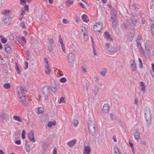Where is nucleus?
Listing matches in <instances>:
<instances>
[{
    "label": "nucleus",
    "instance_id": "obj_58",
    "mask_svg": "<svg viewBox=\"0 0 154 154\" xmlns=\"http://www.w3.org/2000/svg\"><path fill=\"white\" fill-rule=\"evenodd\" d=\"M82 71L84 73L87 72V70L84 67H82Z\"/></svg>",
    "mask_w": 154,
    "mask_h": 154
},
{
    "label": "nucleus",
    "instance_id": "obj_64",
    "mask_svg": "<svg viewBox=\"0 0 154 154\" xmlns=\"http://www.w3.org/2000/svg\"><path fill=\"white\" fill-rule=\"evenodd\" d=\"M123 26L125 28V29H127L128 28V25L125 23H123Z\"/></svg>",
    "mask_w": 154,
    "mask_h": 154
},
{
    "label": "nucleus",
    "instance_id": "obj_24",
    "mask_svg": "<svg viewBox=\"0 0 154 154\" xmlns=\"http://www.w3.org/2000/svg\"><path fill=\"white\" fill-rule=\"evenodd\" d=\"M131 66L132 69V71H136V66L135 64L134 63V61H133V63L131 65Z\"/></svg>",
    "mask_w": 154,
    "mask_h": 154
},
{
    "label": "nucleus",
    "instance_id": "obj_7",
    "mask_svg": "<svg viewBox=\"0 0 154 154\" xmlns=\"http://www.w3.org/2000/svg\"><path fill=\"white\" fill-rule=\"evenodd\" d=\"M75 58L74 54L72 52L69 53L68 56V60L69 63L73 64Z\"/></svg>",
    "mask_w": 154,
    "mask_h": 154
},
{
    "label": "nucleus",
    "instance_id": "obj_29",
    "mask_svg": "<svg viewBox=\"0 0 154 154\" xmlns=\"http://www.w3.org/2000/svg\"><path fill=\"white\" fill-rule=\"evenodd\" d=\"M44 61L45 63V67H49V65L48 64V61L46 58H45L44 59Z\"/></svg>",
    "mask_w": 154,
    "mask_h": 154
},
{
    "label": "nucleus",
    "instance_id": "obj_5",
    "mask_svg": "<svg viewBox=\"0 0 154 154\" xmlns=\"http://www.w3.org/2000/svg\"><path fill=\"white\" fill-rule=\"evenodd\" d=\"M103 26V25L102 23H96L94 26V30L95 31L100 32L102 29Z\"/></svg>",
    "mask_w": 154,
    "mask_h": 154
},
{
    "label": "nucleus",
    "instance_id": "obj_37",
    "mask_svg": "<svg viewBox=\"0 0 154 154\" xmlns=\"http://www.w3.org/2000/svg\"><path fill=\"white\" fill-rule=\"evenodd\" d=\"M20 26L23 28H26V26L24 21H22L20 23Z\"/></svg>",
    "mask_w": 154,
    "mask_h": 154
},
{
    "label": "nucleus",
    "instance_id": "obj_13",
    "mask_svg": "<svg viewBox=\"0 0 154 154\" xmlns=\"http://www.w3.org/2000/svg\"><path fill=\"white\" fill-rule=\"evenodd\" d=\"M19 43L22 46H23L26 43V40L25 38L23 37H21L20 38V40L18 41Z\"/></svg>",
    "mask_w": 154,
    "mask_h": 154
},
{
    "label": "nucleus",
    "instance_id": "obj_16",
    "mask_svg": "<svg viewBox=\"0 0 154 154\" xmlns=\"http://www.w3.org/2000/svg\"><path fill=\"white\" fill-rule=\"evenodd\" d=\"M56 124V123L55 121H54L52 122L49 121L48 122V124L47 125V126L49 128H51L52 126H54Z\"/></svg>",
    "mask_w": 154,
    "mask_h": 154
},
{
    "label": "nucleus",
    "instance_id": "obj_30",
    "mask_svg": "<svg viewBox=\"0 0 154 154\" xmlns=\"http://www.w3.org/2000/svg\"><path fill=\"white\" fill-rule=\"evenodd\" d=\"M152 35L154 37V23L152 24L150 27Z\"/></svg>",
    "mask_w": 154,
    "mask_h": 154
},
{
    "label": "nucleus",
    "instance_id": "obj_19",
    "mask_svg": "<svg viewBox=\"0 0 154 154\" xmlns=\"http://www.w3.org/2000/svg\"><path fill=\"white\" fill-rule=\"evenodd\" d=\"M82 19L84 22L86 23H88L89 22L88 17L85 14H84L82 15Z\"/></svg>",
    "mask_w": 154,
    "mask_h": 154
},
{
    "label": "nucleus",
    "instance_id": "obj_42",
    "mask_svg": "<svg viewBox=\"0 0 154 154\" xmlns=\"http://www.w3.org/2000/svg\"><path fill=\"white\" fill-rule=\"evenodd\" d=\"M1 42L4 44L7 41V40L5 38H2L1 39Z\"/></svg>",
    "mask_w": 154,
    "mask_h": 154
},
{
    "label": "nucleus",
    "instance_id": "obj_63",
    "mask_svg": "<svg viewBox=\"0 0 154 154\" xmlns=\"http://www.w3.org/2000/svg\"><path fill=\"white\" fill-rule=\"evenodd\" d=\"M53 154H57V151L56 149H54L53 150Z\"/></svg>",
    "mask_w": 154,
    "mask_h": 154
},
{
    "label": "nucleus",
    "instance_id": "obj_28",
    "mask_svg": "<svg viewBox=\"0 0 154 154\" xmlns=\"http://www.w3.org/2000/svg\"><path fill=\"white\" fill-rule=\"evenodd\" d=\"M99 91L98 88L96 86L94 87V94L95 95H96L97 94V93Z\"/></svg>",
    "mask_w": 154,
    "mask_h": 154
},
{
    "label": "nucleus",
    "instance_id": "obj_27",
    "mask_svg": "<svg viewBox=\"0 0 154 154\" xmlns=\"http://www.w3.org/2000/svg\"><path fill=\"white\" fill-rule=\"evenodd\" d=\"M72 123L76 127L78 125V121L76 119H74L72 122Z\"/></svg>",
    "mask_w": 154,
    "mask_h": 154
},
{
    "label": "nucleus",
    "instance_id": "obj_22",
    "mask_svg": "<svg viewBox=\"0 0 154 154\" xmlns=\"http://www.w3.org/2000/svg\"><path fill=\"white\" fill-rule=\"evenodd\" d=\"M13 118L14 120L17 121L18 122H23L22 120L20 119V117L19 116H14L13 117Z\"/></svg>",
    "mask_w": 154,
    "mask_h": 154
},
{
    "label": "nucleus",
    "instance_id": "obj_52",
    "mask_svg": "<svg viewBox=\"0 0 154 154\" xmlns=\"http://www.w3.org/2000/svg\"><path fill=\"white\" fill-rule=\"evenodd\" d=\"M94 46V45L93 46V53L95 55H97V53L95 50V48Z\"/></svg>",
    "mask_w": 154,
    "mask_h": 154
},
{
    "label": "nucleus",
    "instance_id": "obj_32",
    "mask_svg": "<svg viewBox=\"0 0 154 154\" xmlns=\"http://www.w3.org/2000/svg\"><path fill=\"white\" fill-rule=\"evenodd\" d=\"M3 86L5 88L8 89L10 88V85L9 83H6Z\"/></svg>",
    "mask_w": 154,
    "mask_h": 154
},
{
    "label": "nucleus",
    "instance_id": "obj_39",
    "mask_svg": "<svg viewBox=\"0 0 154 154\" xmlns=\"http://www.w3.org/2000/svg\"><path fill=\"white\" fill-rule=\"evenodd\" d=\"M59 42H60V44L61 45H63V42L62 39V38L60 35L59 36Z\"/></svg>",
    "mask_w": 154,
    "mask_h": 154
},
{
    "label": "nucleus",
    "instance_id": "obj_47",
    "mask_svg": "<svg viewBox=\"0 0 154 154\" xmlns=\"http://www.w3.org/2000/svg\"><path fill=\"white\" fill-rule=\"evenodd\" d=\"M25 14V12L23 10H22V11L21 12V14H20V16L23 17Z\"/></svg>",
    "mask_w": 154,
    "mask_h": 154
},
{
    "label": "nucleus",
    "instance_id": "obj_59",
    "mask_svg": "<svg viewBox=\"0 0 154 154\" xmlns=\"http://www.w3.org/2000/svg\"><path fill=\"white\" fill-rule=\"evenodd\" d=\"M112 27L115 29L116 27V24L114 21H113L112 23Z\"/></svg>",
    "mask_w": 154,
    "mask_h": 154
},
{
    "label": "nucleus",
    "instance_id": "obj_40",
    "mask_svg": "<svg viewBox=\"0 0 154 154\" xmlns=\"http://www.w3.org/2000/svg\"><path fill=\"white\" fill-rule=\"evenodd\" d=\"M25 131L23 130L22 131V138L23 139H24L25 138Z\"/></svg>",
    "mask_w": 154,
    "mask_h": 154
},
{
    "label": "nucleus",
    "instance_id": "obj_36",
    "mask_svg": "<svg viewBox=\"0 0 154 154\" xmlns=\"http://www.w3.org/2000/svg\"><path fill=\"white\" fill-rule=\"evenodd\" d=\"M42 146L45 149H47L48 147V144L43 142L42 143Z\"/></svg>",
    "mask_w": 154,
    "mask_h": 154
},
{
    "label": "nucleus",
    "instance_id": "obj_51",
    "mask_svg": "<svg viewBox=\"0 0 154 154\" xmlns=\"http://www.w3.org/2000/svg\"><path fill=\"white\" fill-rule=\"evenodd\" d=\"M63 23L65 24H67L68 23V21L65 19H63Z\"/></svg>",
    "mask_w": 154,
    "mask_h": 154
},
{
    "label": "nucleus",
    "instance_id": "obj_48",
    "mask_svg": "<svg viewBox=\"0 0 154 154\" xmlns=\"http://www.w3.org/2000/svg\"><path fill=\"white\" fill-rule=\"evenodd\" d=\"M65 102L64 100V99L63 97H61L60 99V102H63L64 103Z\"/></svg>",
    "mask_w": 154,
    "mask_h": 154
},
{
    "label": "nucleus",
    "instance_id": "obj_15",
    "mask_svg": "<svg viewBox=\"0 0 154 154\" xmlns=\"http://www.w3.org/2000/svg\"><path fill=\"white\" fill-rule=\"evenodd\" d=\"M77 140L76 139L74 140H72L68 142L67 143V144L69 147H72L76 143Z\"/></svg>",
    "mask_w": 154,
    "mask_h": 154
},
{
    "label": "nucleus",
    "instance_id": "obj_62",
    "mask_svg": "<svg viewBox=\"0 0 154 154\" xmlns=\"http://www.w3.org/2000/svg\"><path fill=\"white\" fill-rule=\"evenodd\" d=\"M145 86L141 87V90L143 91H144L145 90Z\"/></svg>",
    "mask_w": 154,
    "mask_h": 154
},
{
    "label": "nucleus",
    "instance_id": "obj_6",
    "mask_svg": "<svg viewBox=\"0 0 154 154\" xmlns=\"http://www.w3.org/2000/svg\"><path fill=\"white\" fill-rule=\"evenodd\" d=\"M9 119L8 116L6 113H0V122L4 123L5 122Z\"/></svg>",
    "mask_w": 154,
    "mask_h": 154
},
{
    "label": "nucleus",
    "instance_id": "obj_12",
    "mask_svg": "<svg viewBox=\"0 0 154 154\" xmlns=\"http://www.w3.org/2000/svg\"><path fill=\"white\" fill-rule=\"evenodd\" d=\"M132 24L134 26H136V24L138 23V19L137 17L135 16H133L131 18Z\"/></svg>",
    "mask_w": 154,
    "mask_h": 154
},
{
    "label": "nucleus",
    "instance_id": "obj_41",
    "mask_svg": "<svg viewBox=\"0 0 154 154\" xmlns=\"http://www.w3.org/2000/svg\"><path fill=\"white\" fill-rule=\"evenodd\" d=\"M48 42L51 44H52L54 43V41L53 39L48 38Z\"/></svg>",
    "mask_w": 154,
    "mask_h": 154
},
{
    "label": "nucleus",
    "instance_id": "obj_46",
    "mask_svg": "<svg viewBox=\"0 0 154 154\" xmlns=\"http://www.w3.org/2000/svg\"><path fill=\"white\" fill-rule=\"evenodd\" d=\"M24 65L25 66V67H24V69H26L28 67V62L26 61L25 62Z\"/></svg>",
    "mask_w": 154,
    "mask_h": 154
},
{
    "label": "nucleus",
    "instance_id": "obj_1",
    "mask_svg": "<svg viewBox=\"0 0 154 154\" xmlns=\"http://www.w3.org/2000/svg\"><path fill=\"white\" fill-rule=\"evenodd\" d=\"M26 91L22 89L21 88L18 91V97L20 99L19 100L25 106H27V103L26 102L27 99V96H26L25 92Z\"/></svg>",
    "mask_w": 154,
    "mask_h": 154
},
{
    "label": "nucleus",
    "instance_id": "obj_50",
    "mask_svg": "<svg viewBox=\"0 0 154 154\" xmlns=\"http://www.w3.org/2000/svg\"><path fill=\"white\" fill-rule=\"evenodd\" d=\"M61 46L62 48V49L64 53H65L66 52V50H65V46H64L63 44V45H61Z\"/></svg>",
    "mask_w": 154,
    "mask_h": 154
},
{
    "label": "nucleus",
    "instance_id": "obj_55",
    "mask_svg": "<svg viewBox=\"0 0 154 154\" xmlns=\"http://www.w3.org/2000/svg\"><path fill=\"white\" fill-rule=\"evenodd\" d=\"M6 20L7 19L6 18H3V21L5 24H6L8 23L7 21H6Z\"/></svg>",
    "mask_w": 154,
    "mask_h": 154
},
{
    "label": "nucleus",
    "instance_id": "obj_11",
    "mask_svg": "<svg viewBox=\"0 0 154 154\" xmlns=\"http://www.w3.org/2000/svg\"><path fill=\"white\" fill-rule=\"evenodd\" d=\"M109 106L108 104H105L103 106V112L104 113H106L109 111Z\"/></svg>",
    "mask_w": 154,
    "mask_h": 154
},
{
    "label": "nucleus",
    "instance_id": "obj_23",
    "mask_svg": "<svg viewBox=\"0 0 154 154\" xmlns=\"http://www.w3.org/2000/svg\"><path fill=\"white\" fill-rule=\"evenodd\" d=\"M25 149L27 152H29L30 151V147L28 144L26 143L25 145Z\"/></svg>",
    "mask_w": 154,
    "mask_h": 154
},
{
    "label": "nucleus",
    "instance_id": "obj_57",
    "mask_svg": "<svg viewBox=\"0 0 154 154\" xmlns=\"http://www.w3.org/2000/svg\"><path fill=\"white\" fill-rule=\"evenodd\" d=\"M141 37L139 35H138L137 37V40H136V42H137V41L138 42H140V40H141Z\"/></svg>",
    "mask_w": 154,
    "mask_h": 154
},
{
    "label": "nucleus",
    "instance_id": "obj_53",
    "mask_svg": "<svg viewBox=\"0 0 154 154\" xmlns=\"http://www.w3.org/2000/svg\"><path fill=\"white\" fill-rule=\"evenodd\" d=\"M79 4L82 7V8H85V5L82 2L79 3Z\"/></svg>",
    "mask_w": 154,
    "mask_h": 154
},
{
    "label": "nucleus",
    "instance_id": "obj_14",
    "mask_svg": "<svg viewBox=\"0 0 154 154\" xmlns=\"http://www.w3.org/2000/svg\"><path fill=\"white\" fill-rule=\"evenodd\" d=\"M140 50V53L141 54L143 55H144V56L146 57H147L149 56V52H148L147 51H146V53H145L144 50L143 49V48L142 47L141 48H140L139 49Z\"/></svg>",
    "mask_w": 154,
    "mask_h": 154
},
{
    "label": "nucleus",
    "instance_id": "obj_25",
    "mask_svg": "<svg viewBox=\"0 0 154 154\" xmlns=\"http://www.w3.org/2000/svg\"><path fill=\"white\" fill-rule=\"evenodd\" d=\"M114 154H121L118 148L116 146L114 148Z\"/></svg>",
    "mask_w": 154,
    "mask_h": 154
},
{
    "label": "nucleus",
    "instance_id": "obj_21",
    "mask_svg": "<svg viewBox=\"0 0 154 154\" xmlns=\"http://www.w3.org/2000/svg\"><path fill=\"white\" fill-rule=\"evenodd\" d=\"M5 51L8 53H9L11 51V48L10 46L7 45L5 46Z\"/></svg>",
    "mask_w": 154,
    "mask_h": 154
},
{
    "label": "nucleus",
    "instance_id": "obj_49",
    "mask_svg": "<svg viewBox=\"0 0 154 154\" xmlns=\"http://www.w3.org/2000/svg\"><path fill=\"white\" fill-rule=\"evenodd\" d=\"M26 0H20V4H25L26 3Z\"/></svg>",
    "mask_w": 154,
    "mask_h": 154
},
{
    "label": "nucleus",
    "instance_id": "obj_60",
    "mask_svg": "<svg viewBox=\"0 0 154 154\" xmlns=\"http://www.w3.org/2000/svg\"><path fill=\"white\" fill-rule=\"evenodd\" d=\"M151 66L152 71L153 72H154V64L153 63H152Z\"/></svg>",
    "mask_w": 154,
    "mask_h": 154
},
{
    "label": "nucleus",
    "instance_id": "obj_20",
    "mask_svg": "<svg viewBox=\"0 0 154 154\" xmlns=\"http://www.w3.org/2000/svg\"><path fill=\"white\" fill-rule=\"evenodd\" d=\"M105 36V37L109 39L110 41H112V39L111 38L110 35L109 34V32H105L104 33Z\"/></svg>",
    "mask_w": 154,
    "mask_h": 154
},
{
    "label": "nucleus",
    "instance_id": "obj_56",
    "mask_svg": "<svg viewBox=\"0 0 154 154\" xmlns=\"http://www.w3.org/2000/svg\"><path fill=\"white\" fill-rule=\"evenodd\" d=\"M48 50L50 52L52 50V46L50 45V46H48Z\"/></svg>",
    "mask_w": 154,
    "mask_h": 154
},
{
    "label": "nucleus",
    "instance_id": "obj_17",
    "mask_svg": "<svg viewBox=\"0 0 154 154\" xmlns=\"http://www.w3.org/2000/svg\"><path fill=\"white\" fill-rule=\"evenodd\" d=\"M150 42L148 40L146 41L145 45V51H147L148 52L149 51V44H150Z\"/></svg>",
    "mask_w": 154,
    "mask_h": 154
},
{
    "label": "nucleus",
    "instance_id": "obj_38",
    "mask_svg": "<svg viewBox=\"0 0 154 154\" xmlns=\"http://www.w3.org/2000/svg\"><path fill=\"white\" fill-rule=\"evenodd\" d=\"M66 81V79L65 77L61 78L60 79V82L61 83H64Z\"/></svg>",
    "mask_w": 154,
    "mask_h": 154
},
{
    "label": "nucleus",
    "instance_id": "obj_44",
    "mask_svg": "<svg viewBox=\"0 0 154 154\" xmlns=\"http://www.w3.org/2000/svg\"><path fill=\"white\" fill-rule=\"evenodd\" d=\"M29 6L27 5H25L24 7V10L25 11H29Z\"/></svg>",
    "mask_w": 154,
    "mask_h": 154
},
{
    "label": "nucleus",
    "instance_id": "obj_33",
    "mask_svg": "<svg viewBox=\"0 0 154 154\" xmlns=\"http://www.w3.org/2000/svg\"><path fill=\"white\" fill-rule=\"evenodd\" d=\"M73 3V0H68L66 2V4L67 5L70 6V5H72Z\"/></svg>",
    "mask_w": 154,
    "mask_h": 154
},
{
    "label": "nucleus",
    "instance_id": "obj_2",
    "mask_svg": "<svg viewBox=\"0 0 154 154\" xmlns=\"http://www.w3.org/2000/svg\"><path fill=\"white\" fill-rule=\"evenodd\" d=\"M42 95L45 100H48L51 93L49 87L48 86H44L42 89Z\"/></svg>",
    "mask_w": 154,
    "mask_h": 154
},
{
    "label": "nucleus",
    "instance_id": "obj_34",
    "mask_svg": "<svg viewBox=\"0 0 154 154\" xmlns=\"http://www.w3.org/2000/svg\"><path fill=\"white\" fill-rule=\"evenodd\" d=\"M51 89L52 91L55 93L57 91V89L56 87L55 86H52L51 87Z\"/></svg>",
    "mask_w": 154,
    "mask_h": 154
},
{
    "label": "nucleus",
    "instance_id": "obj_3",
    "mask_svg": "<svg viewBox=\"0 0 154 154\" xmlns=\"http://www.w3.org/2000/svg\"><path fill=\"white\" fill-rule=\"evenodd\" d=\"M144 118L147 124L150 122L152 120V115L151 111L149 107H146L144 111Z\"/></svg>",
    "mask_w": 154,
    "mask_h": 154
},
{
    "label": "nucleus",
    "instance_id": "obj_35",
    "mask_svg": "<svg viewBox=\"0 0 154 154\" xmlns=\"http://www.w3.org/2000/svg\"><path fill=\"white\" fill-rule=\"evenodd\" d=\"M136 43L137 45V47L139 49L140 48H141L142 47L141 45V42H140L137 41Z\"/></svg>",
    "mask_w": 154,
    "mask_h": 154
},
{
    "label": "nucleus",
    "instance_id": "obj_43",
    "mask_svg": "<svg viewBox=\"0 0 154 154\" xmlns=\"http://www.w3.org/2000/svg\"><path fill=\"white\" fill-rule=\"evenodd\" d=\"M38 112L39 114L42 113L43 112V109L42 107H39L38 109Z\"/></svg>",
    "mask_w": 154,
    "mask_h": 154
},
{
    "label": "nucleus",
    "instance_id": "obj_18",
    "mask_svg": "<svg viewBox=\"0 0 154 154\" xmlns=\"http://www.w3.org/2000/svg\"><path fill=\"white\" fill-rule=\"evenodd\" d=\"M84 154H90L91 152V148L89 146H86L85 148Z\"/></svg>",
    "mask_w": 154,
    "mask_h": 154
},
{
    "label": "nucleus",
    "instance_id": "obj_26",
    "mask_svg": "<svg viewBox=\"0 0 154 154\" xmlns=\"http://www.w3.org/2000/svg\"><path fill=\"white\" fill-rule=\"evenodd\" d=\"M45 73L48 74H49L51 72V70L49 68V67H45Z\"/></svg>",
    "mask_w": 154,
    "mask_h": 154
},
{
    "label": "nucleus",
    "instance_id": "obj_9",
    "mask_svg": "<svg viewBox=\"0 0 154 154\" xmlns=\"http://www.w3.org/2000/svg\"><path fill=\"white\" fill-rule=\"evenodd\" d=\"M140 131L138 129H135L133 134L134 137L136 140H138L140 138Z\"/></svg>",
    "mask_w": 154,
    "mask_h": 154
},
{
    "label": "nucleus",
    "instance_id": "obj_8",
    "mask_svg": "<svg viewBox=\"0 0 154 154\" xmlns=\"http://www.w3.org/2000/svg\"><path fill=\"white\" fill-rule=\"evenodd\" d=\"M121 48L119 46H117L115 48H111L112 50H109L107 53L109 54H112L114 52L120 50Z\"/></svg>",
    "mask_w": 154,
    "mask_h": 154
},
{
    "label": "nucleus",
    "instance_id": "obj_4",
    "mask_svg": "<svg viewBox=\"0 0 154 154\" xmlns=\"http://www.w3.org/2000/svg\"><path fill=\"white\" fill-rule=\"evenodd\" d=\"M96 126L94 122L89 123L88 130L89 133L93 137H94L96 133Z\"/></svg>",
    "mask_w": 154,
    "mask_h": 154
},
{
    "label": "nucleus",
    "instance_id": "obj_31",
    "mask_svg": "<svg viewBox=\"0 0 154 154\" xmlns=\"http://www.w3.org/2000/svg\"><path fill=\"white\" fill-rule=\"evenodd\" d=\"M10 12L9 10H4L2 12V14L6 15H7L8 13Z\"/></svg>",
    "mask_w": 154,
    "mask_h": 154
},
{
    "label": "nucleus",
    "instance_id": "obj_10",
    "mask_svg": "<svg viewBox=\"0 0 154 154\" xmlns=\"http://www.w3.org/2000/svg\"><path fill=\"white\" fill-rule=\"evenodd\" d=\"M34 135V134L32 131H31L28 134V137L30 141L35 142V140Z\"/></svg>",
    "mask_w": 154,
    "mask_h": 154
},
{
    "label": "nucleus",
    "instance_id": "obj_54",
    "mask_svg": "<svg viewBox=\"0 0 154 154\" xmlns=\"http://www.w3.org/2000/svg\"><path fill=\"white\" fill-rule=\"evenodd\" d=\"M15 143L17 145H20L21 144V141L19 140H17L15 141Z\"/></svg>",
    "mask_w": 154,
    "mask_h": 154
},
{
    "label": "nucleus",
    "instance_id": "obj_45",
    "mask_svg": "<svg viewBox=\"0 0 154 154\" xmlns=\"http://www.w3.org/2000/svg\"><path fill=\"white\" fill-rule=\"evenodd\" d=\"M16 71L18 73H19L20 72V70L18 66L16 64V66L15 67Z\"/></svg>",
    "mask_w": 154,
    "mask_h": 154
},
{
    "label": "nucleus",
    "instance_id": "obj_61",
    "mask_svg": "<svg viewBox=\"0 0 154 154\" xmlns=\"http://www.w3.org/2000/svg\"><path fill=\"white\" fill-rule=\"evenodd\" d=\"M100 73L103 76H105L106 75V72L103 71L100 72Z\"/></svg>",
    "mask_w": 154,
    "mask_h": 154
}]
</instances>
